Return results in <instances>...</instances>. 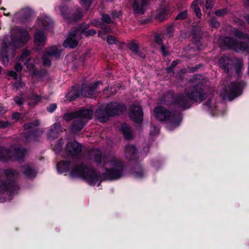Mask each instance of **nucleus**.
<instances>
[{"instance_id":"61","label":"nucleus","mask_w":249,"mask_h":249,"mask_svg":"<svg viewBox=\"0 0 249 249\" xmlns=\"http://www.w3.org/2000/svg\"><path fill=\"white\" fill-rule=\"evenodd\" d=\"M79 95L77 93H76L75 94V95L74 97H71V98L70 99V100L71 101H73L74 100L76 97H77L78 96H79Z\"/></svg>"},{"instance_id":"28","label":"nucleus","mask_w":249,"mask_h":249,"mask_svg":"<svg viewBox=\"0 0 249 249\" xmlns=\"http://www.w3.org/2000/svg\"><path fill=\"white\" fill-rule=\"evenodd\" d=\"M57 10L60 12V14L64 18L68 19L70 18V10L67 5L65 4L59 5L57 7Z\"/></svg>"},{"instance_id":"38","label":"nucleus","mask_w":249,"mask_h":249,"mask_svg":"<svg viewBox=\"0 0 249 249\" xmlns=\"http://www.w3.org/2000/svg\"><path fill=\"white\" fill-rule=\"evenodd\" d=\"M144 173L142 171L141 168H138L137 170H135L133 173V176L138 178H142L144 176Z\"/></svg>"},{"instance_id":"60","label":"nucleus","mask_w":249,"mask_h":249,"mask_svg":"<svg viewBox=\"0 0 249 249\" xmlns=\"http://www.w3.org/2000/svg\"><path fill=\"white\" fill-rule=\"evenodd\" d=\"M92 24L95 26H97V27H100V28H102V24L101 23H100V22L99 21H96V22H94L92 23Z\"/></svg>"},{"instance_id":"55","label":"nucleus","mask_w":249,"mask_h":249,"mask_svg":"<svg viewBox=\"0 0 249 249\" xmlns=\"http://www.w3.org/2000/svg\"><path fill=\"white\" fill-rule=\"evenodd\" d=\"M12 117L13 120L16 121L20 118V114L18 112H15L13 114Z\"/></svg>"},{"instance_id":"46","label":"nucleus","mask_w":249,"mask_h":249,"mask_svg":"<svg viewBox=\"0 0 249 249\" xmlns=\"http://www.w3.org/2000/svg\"><path fill=\"white\" fill-rule=\"evenodd\" d=\"M227 10L225 9L216 10L215 14L217 16H223L227 14Z\"/></svg>"},{"instance_id":"37","label":"nucleus","mask_w":249,"mask_h":249,"mask_svg":"<svg viewBox=\"0 0 249 249\" xmlns=\"http://www.w3.org/2000/svg\"><path fill=\"white\" fill-rule=\"evenodd\" d=\"M236 36L239 39H244L247 40L249 43V36L247 34H243L239 31H237L235 32Z\"/></svg>"},{"instance_id":"21","label":"nucleus","mask_w":249,"mask_h":249,"mask_svg":"<svg viewBox=\"0 0 249 249\" xmlns=\"http://www.w3.org/2000/svg\"><path fill=\"white\" fill-rule=\"evenodd\" d=\"M39 60L38 58H34L32 57L27 58L24 64L26 67L27 70L31 71L33 74H36V70L35 68L36 64H38Z\"/></svg>"},{"instance_id":"64","label":"nucleus","mask_w":249,"mask_h":249,"mask_svg":"<svg viewBox=\"0 0 249 249\" xmlns=\"http://www.w3.org/2000/svg\"><path fill=\"white\" fill-rule=\"evenodd\" d=\"M98 36H100V37H101V33L100 32H99Z\"/></svg>"},{"instance_id":"33","label":"nucleus","mask_w":249,"mask_h":249,"mask_svg":"<svg viewBox=\"0 0 249 249\" xmlns=\"http://www.w3.org/2000/svg\"><path fill=\"white\" fill-rule=\"evenodd\" d=\"M155 41L160 45V48L163 55H166L168 52L165 51V48L162 44V38L160 35H157L155 36Z\"/></svg>"},{"instance_id":"41","label":"nucleus","mask_w":249,"mask_h":249,"mask_svg":"<svg viewBox=\"0 0 249 249\" xmlns=\"http://www.w3.org/2000/svg\"><path fill=\"white\" fill-rule=\"evenodd\" d=\"M14 101L15 103L18 105H21L24 101V99L23 98L22 95H19V96H17L14 98Z\"/></svg>"},{"instance_id":"62","label":"nucleus","mask_w":249,"mask_h":249,"mask_svg":"<svg viewBox=\"0 0 249 249\" xmlns=\"http://www.w3.org/2000/svg\"><path fill=\"white\" fill-rule=\"evenodd\" d=\"M245 19L249 24V15H247L245 17Z\"/></svg>"},{"instance_id":"4","label":"nucleus","mask_w":249,"mask_h":249,"mask_svg":"<svg viewBox=\"0 0 249 249\" xmlns=\"http://www.w3.org/2000/svg\"><path fill=\"white\" fill-rule=\"evenodd\" d=\"M154 115L159 121L166 122L167 123L166 127L170 130L178 126L181 120V116L179 113H172L161 106L155 108Z\"/></svg>"},{"instance_id":"51","label":"nucleus","mask_w":249,"mask_h":249,"mask_svg":"<svg viewBox=\"0 0 249 249\" xmlns=\"http://www.w3.org/2000/svg\"><path fill=\"white\" fill-rule=\"evenodd\" d=\"M122 16L121 11H114L112 13V17L113 19L119 18Z\"/></svg>"},{"instance_id":"1","label":"nucleus","mask_w":249,"mask_h":249,"mask_svg":"<svg viewBox=\"0 0 249 249\" xmlns=\"http://www.w3.org/2000/svg\"><path fill=\"white\" fill-rule=\"evenodd\" d=\"M89 154L91 160L103 165L105 172L99 175L90 166L82 164L75 165L72 169L71 178H81L90 185L98 183L99 186L102 179H117L123 176L124 163L120 159L112 156L103 157L98 149L91 150Z\"/></svg>"},{"instance_id":"2","label":"nucleus","mask_w":249,"mask_h":249,"mask_svg":"<svg viewBox=\"0 0 249 249\" xmlns=\"http://www.w3.org/2000/svg\"><path fill=\"white\" fill-rule=\"evenodd\" d=\"M11 41L5 44L0 50V61L4 65L8 64L9 60L14 57L16 49L24 45L30 38L28 32L19 27L12 29Z\"/></svg>"},{"instance_id":"39","label":"nucleus","mask_w":249,"mask_h":249,"mask_svg":"<svg viewBox=\"0 0 249 249\" xmlns=\"http://www.w3.org/2000/svg\"><path fill=\"white\" fill-rule=\"evenodd\" d=\"M63 144V143L62 142V140L61 139L59 140L58 141L57 143H56L53 146V150L56 153L60 152L62 149Z\"/></svg>"},{"instance_id":"24","label":"nucleus","mask_w":249,"mask_h":249,"mask_svg":"<svg viewBox=\"0 0 249 249\" xmlns=\"http://www.w3.org/2000/svg\"><path fill=\"white\" fill-rule=\"evenodd\" d=\"M62 132L61 127L59 124L55 123L51 126L48 134V138L50 140L54 139L57 137L59 133Z\"/></svg>"},{"instance_id":"19","label":"nucleus","mask_w":249,"mask_h":249,"mask_svg":"<svg viewBox=\"0 0 249 249\" xmlns=\"http://www.w3.org/2000/svg\"><path fill=\"white\" fill-rule=\"evenodd\" d=\"M46 41V37L44 33L37 29L34 36V42L37 46H42L45 45Z\"/></svg>"},{"instance_id":"10","label":"nucleus","mask_w":249,"mask_h":249,"mask_svg":"<svg viewBox=\"0 0 249 249\" xmlns=\"http://www.w3.org/2000/svg\"><path fill=\"white\" fill-rule=\"evenodd\" d=\"M87 28L88 27L84 28L79 27L75 29L71 30L68 38L64 42L63 46L66 48H75L78 44V40L82 37L83 33Z\"/></svg>"},{"instance_id":"9","label":"nucleus","mask_w":249,"mask_h":249,"mask_svg":"<svg viewBox=\"0 0 249 249\" xmlns=\"http://www.w3.org/2000/svg\"><path fill=\"white\" fill-rule=\"evenodd\" d=\"M219 65L228 73L234 71L238 76L240 75V72L242 66L241 60L236 58L231 59L227 56H223L219 60Z\"/></svg>"},{"instance_id":"23","label":"nucleus","mask_w":249,"mask_h":249,"mask_svg":"<svg viewBox=\"0 0 249 249\" xmlns=\"http://www.w3.org/2000/svg\"><path fill=\"white\" fill-rule=\"evenodd\" d=\"M23 173L29 178H33L36 176V173L32 165L29 164H25L21 167Z\"/></svg>"},{"instance_id":"58","label":"nucleus","mask_w":249,"mask_h":249,"mask_svg":"<svg viewBox=\"0 0 249 249\" xmlns=\"http://www.w3.org/2000/svg\"><path fill=\"white\" fill-rule=\"evenodd\" d=\"M9 75L10 76L13 77L15 79H16L17 78V74L16 72H15L14 71H9Z\"/></svg>"},{"instance_id":"16","label":"nucleus","mask_w":249,"mask_h":249,"mask_svg":"<svg viewBox=\"0 0 249 249\" xmlns=\"http://www.w3.org/2000/svg\"><path fill=\"white\" fill-rule=\"evenodd\" d=\"M130 118L135 122L140 123L142 121L143 112L141 107L132 106L130 111Z\"/></svg>"},{"instance_id":"6","label":"nucleus","mask_w":249,"mask_h":249,"mask_svg":"<svg viewBox=\"0 0 249 249\" xmlns=\"http://www.w3.org/2000/svg\"><path fill=\"white\" fill-rule=\"evenodd\" d=\"M92 115V110L83 109L75 112L67 113L64 116V119L67 121L75 119L71 126V131L76 132L82 129L87 120L91 119Z\"/></svg>"},{"instance_id":"43","label":"nucleus","mask_w":249,"mask_h":249,"mask_svg":"<svg viewBox=\"0 0 249 249\" xmlns=\"http://www.w3.org/2000/svg\"><path fill=\"white\" fill-rule=\"evenodd\" d=\"M81 4L87 10L92 2V0H80Z\"/></svg>"},{"instance_id":"56","label":"nucleus","mask_w":249,"mask_h":249,"mask_svg":"<svg viewBox=\"0 0 249 249\" xmlns=\"http://www.w3.org/2000/svg\"><path fill=\"white\" fill-rule=\"evenodd\" d=\"M173 32V28L172 27H170L167 29V34L169 37H171L172 36V33Z\"/></svg>"},{"instance_id":"59","label":"nucleus","mask_w":249,"mask_h":249,"mask_svg":"<svg viewBox=\"0 0 249 249\" xmlns=\"http://www.w3.org/2000/svg\"><path fill=\"white\" fill-rule=\"evenodd\" d=\"M7 111V109L2 106H0V115L3 114Z\"/></svg>"},{"instance_id":"7","label":"nucleus","mask_w":249,"mask_h":249,"mask_svg":"<svg viewBox=\"0 0 249 249\" xmlns=\"http://www.w3.org/2000/svg\"><path fill=\"white\" fill-rule=\"evenodd\" d=\"M125 109L124 106L113 102L108 104L105 108L100 107L95 113L96 117L100 122H106L109 116L118 115Z\"/></svg>"},{"instance_id":"35","label":"nucleus","mask_w":249,"mask_h":249,"mask_svg":"<svg viewBox=\"0 0 249 249\" xmlns=\"http://www.w3.org/2000/svg\"><path fill=\"white\" fill-rule=\"evenodd\" d=\"M80 27H81L83 28H84L86 27H88V28H87V29H88L89 27V24L83 25L80 26ZM86 29H87V28L84 30V32L83 33V34L84 33V35L86 36H94V35H95L96 34V31L94 29H90L87 31H86Z\"/></svg>"},{"instance_id":"20","label":"nucleus","mask_w":249,"mask_h":249,"mask_svg":"<svg viewBox=\"0 0 249 249\" xmlns=\"http://www.w3.org/2000/svg\"><path fill=\"white\" fill-rule=\"evenodd\" d=\"M155 17L160 21L167 19L169 17L168 9L165 7H160L157 10Z\"/></svg>"},{"instance_id":"44","label":"nucleus","mask_w":249,"mask_h":249,"mask_svg":"<svg viewBox=\"0 0 249 249\" xmlns=\"http://www.w3.org/2000/svg\"><path fill=\"white\" fill-rule=\"evenodd\" d=\"M83 16L82 13L81 12L80 9L77 10V14L76 15L73 16L71 18L74 21L80 20Z\"/></svg>"},{"instance_id":"53","label":"nucleus","mask_w":249,"mask_h":249,"mask_svg":"<svg viewBox=\"0 0 249 249\" xmlns=\"http://www.w3.org/2000/svg\"><path fill=\"white\" fill-rule=\"evenodd\" d=\"M24 86V83H23L21 81H19L17 82H16L15 84H14V86L15 88H16L17 89H20L21 88H22V87H23Z\"/></svg>"},{"instance_id":"8","label":"nucleus","mask_w":249,"mask_h":249,"mask_svg":"<svg viewBox=\"0 0 249 249\" xmlns=\"http://www.w3.org/2000/svg\"><path fill=\"white\" fill-rule=\"evenodd\" d=\"M26 153L27 151L25 149L17 146H12L9 149L0 147V160L7 161L9 160H22Z\"/></svg>"},{"instance_id":"25","label":"nucleus","mask_w":249,"mask_h":249,"mask_svg":"<svg viewBox=\"0 0 249 249\" xmlns=\"http://www.w3.org/2000/svg\"><path fill=\"white\" fill-rule=\"evenodd\" d=\"M31 52L28 50H25L21 54L20 56L18 57V62L15 65V69L17 72H20L22 70V67L19 62L24 61L28 56H30Z\"/></svg>"},{"instance_id":"5","label":"nucleus","mask_w":249,"mask_h":249,"mask_svg":"<svg viewBox=\"0 0 249 249\" xmlns=\"http://www.w3.org/2000/svg\"><path fill=\"white\" fill-rule=\"evenodd\" d=\"M18 175V173L12 170H6L2 172L0 171V194L6 193L11 196L18 189L14 182Z\"/></svg>"},{"instance_id":"31","label":"nucleus","mask_w":249,"mask_h":249,"mask_svg":"<svg viewBox=\"0 0 249 249\" xmlns=\"http://www.w3.org/2000/svg\"><path fill=\"white\" fill-rule=\"evenodd\" d=\"M202 0H196L193 2L192 5L191 6L192 8L193 9L194 12H195L197 17L200 18L201 16V14L200 13V10L198 5H201L202 4Z\"/></svg>"},{"instance_id":"29","label":"nucleus","mask_w":249,"mask_h":249,"mask_svg":"<svg viewBox=\"0 0 249 249\" xmlns=\"http://www.w3.org/2000/svg\"><path fill=\"white\" fill-rule=\"evenodd\" d=\"M70 167V162L68 161H62L57 164V170L60 173L68 171Z\"/></svg>"},{"instance_id":"22","label":"nucleus","mask_w":249,"mask_h":249,"mask_svg":"<svg viewBox=\"0 0 249 249\" xmlns=\"http://www.w3.org/2000/svg\"><path fill=\"white\" fill-rule=\"evenodd\" d=\"M124 152L126 158L128 160H133L137 157V150L134 145L128 144L126 145Z\"/></svg>"},{"instance_id":"32","label":"nucleus","mask_w":249,"mask_h":249,"mask_svg":"<svg viewBox=\"0 0 249 249\" xmlns=\"http://www.w3.org/2000/svg\"><path fill=\"white\" fill-rule=\"evenodd\" d=\"M42 132L40 130L36 131V132L27 134L25 137V139L27 141L34 140L36 141V137L37 136H40L42 134Z\"/></svg>"},{"instance_id":"27","label":"nucleus","mask_w":249,"mask_h":249,"mask_svg":"<svg viewBox=\"0 0 249 249\" xmlns=\"http://www.w3.org/2000/svg\"><path fill=\"white\" fill-rule=\"evenodd\" d=\"M32 14V12L30 9L26 8L21 10L19 13L16 15L17 18L21 17V20L22 21H25L26 19L29 18Z\"/></svg>"},{"instance_id":"30","label":"nucleus","mask_w":249,"mask_h":249,"mask_svg":"<svg viewBox=\"0 0 249 249\" xmlns=\"http://www.w3.org/2000/svg\"><path fill=\"white\" fill-rule=\"evenodd\" d=\"M122 131L125 138L127 140L131 139L133 134L128 126L125 124H124L122 126Z\"/></svg>"},{"instance_id":"42","label":"nucleus","mask_w":249,"mask_h":249,"mask_svg":"<svg viewBox=\"0 0 249 249\" xmlns=\"http://www.w3.org/2000/svg\"><path fill=\"white\" fill-rule=\"evenodd\" d=\"M102 20L103 21L107 23H111L112 22V20L111 18L108 15L106 14L102 15Z\"/></svg>"},{"instance_id":"48","label":"nucleus","mask_w":249,"mask_h":249,"mask_svg":"<svg viewBox=\"0 0 249 249\" xmlns=\"http://www.w3.org/2000/svg\"><path fill=\"white\" fill-rule=\"evenodd\" d=\"M213 0H206L205 7L207 9H211L213 6Z\"/></svg>"},{"instance_id":"45","label":"nucleus","mask_w":249,"mask_h":249,"mask_svg":"<svg viewBox=\"0 0 249 249\" xmlns=\"http://www.w3.org/2000/svg\"><path fill=\"white\" fill-rule=\"evenodd\" d=\"M107 41L109 44H113L116 43V38L111 36H108L107 37Z\"/></svg>"},{"instance_id":"18","label":"nucleus","mask_w":249,"mask_h":249,"mask_svg":"<svg viewBox=\"0 0 249 249\" xmlns=\"http://www.w3.org/2000/svg\"><path fill=\"white\" fill-rule=\"evenodd\" d=\"M99 82L94 83L93 85L89 87H83L81 90V94L83 96L93 98L94 92L97 89Z\"/></svg>"},{"instance_id":"49","label":"nucleus","mask_w":249,"mask_h":249,"mask_svg":"<svg viewBox=\"0 0 249 249\" xmlns=\"http://www.w3.org/2000/svg\"><path fill=\"white\" fill-rule=\"evenodd\" d=\"M159 132V128L158 127H156L155 126L152 125L150 129V134L151 135H156Z\"/></svg>"},{"instance_id":"3","label":"nucleus","mask_w":249,"mask_h":249,"mask_svg":"<svg viewBox=\"0 0 249 249\" xmlns=\"http://www.w3.org/2000/svg\"><path fill=\"white\" fill-rule=\"evenodd\" d=\"M206 97L202 82L199 80H195L185 89L183 93L178 95L175 104L179 108L187 109L191 106L192 102L200 103Z\"/></svg>"},{"instance_id":"14","label":"nucleus","mask_w":249,"mask_h":249,"mask_svg":"<svg viewBox=\"0 0 249 249\" xmlns=\"http://www.w3.org/2000/svg\"><path fill=\"white\" fill-rule=\"evenodd\" d=\"M149 5V0H134L132 9L134 14L140 16L144 13Z\"/></svg>"},{"instance_id":"47","label":"nucleus","mask_w":249,"mask_h":249,"mask_svg":"<svg viewBox=\"0 0 249 249\" xmlns=\"http://www.w3.org/2000/svg\"><path fill=\"white\" fill-rule=\"evenodd\" d=\"M203 106L204 109L208 110L210 112L215 108V106H214L211 107L209 102H207V103L204 104Z\"/></svg>"},{"instance_id":"34","label":"nucleus","mask_w":249,"mask_h":249,"mask_svg":"<svg viewBox=\"0 0 249 249\" xmlns=\"http://www.w3.org/2000/svg\"><path fill=\"white\" fill-rule=\"evenodd\" d=\"M39 124L37 121L35 120L33 122L25 124L24 125V128L25 130H33L35 127Z\"/></svg>"},{"instance_id":"12","label":"nucleus","mask_w":249,"mask_h":249,"mask_svg":"<svg viewBox=\"0 0 249 249\" xmlns=\"http://www.w3.org/2000/svg\"><path fill=\"white\" fill-rule=\"evenodd\" d=\"M223 41L225 44L223 48H229L237 52L248 51V45L246 42L236 40L234 38L229 37H225Z\"/></svg>"},{"instance_id":"40","label":"nucleus","mask_w":249,"mask_h":249,"mask_svg":"<svg viewBox=\"0 0 249 249\" xmlns=\"http://www.w3.org/2000/svg\"><path fill=\"white\" fill-rule=\"evenodd\" d=\"M209 24L212 27L215 28L219 27L220 26L219 22L214 18L210 20Z\"/></svg>"},{"instance_id":"13","label":"nucleus","mask_w":249,"mask_h":249,"mask_svg":"<svg viewBox=\"0 0 249 249\" xmlns=\"http://www.w3.org/2000/svg\"><path fill=\"white\" fill-rule=\"evenodd\" d=\"M61 52L62 50L56 46L46 49L42 58L43 65L45 66H50L51 65L50 58L53 56L57 58L60 56Z\"/></svg>"},{"instance_id":"17","label":"nucleus","mask_w":249,"mask_h":249,"mask_svg":"<svg viewBox=\"0 0 249 249\" xmlns=\"http://www.w3.org/2000/svg\"><path fill=\"white\" fill-rule=\"evenodd\" d=\"M81 151V145L75 141L70 142L67 144L66 151L69 155L75 156Z\"/></svg>"},{"instance_id":"63","label":"nucleus","mask_w":249,"mask_h":249,"mask_svg":"<svg viewBox=\"0 0 249 249\" xmlns=\"http://www.w3.org/2000/svg\"><path fill=\"white\" fill-rule=\"evenodd\" d=\"M245 4L249 7V0H245Z\"/></svg>"},{"instance_id":"15","label":"nucleus","mask_w":249,"mask_h":249,"mask_svg":"<svg viewBox=\"0 0 249 249\" xmlns=\"http://www.w3.org/2000/svg\"><path fill=\"white\" fill-rule=\"evenodd\" d=\"M53 24L52 19L47 15L43 14L38 18L36 26L41 30L49 31L51 29Z\"/></svg>"},{"instance_id":"50","label":"nucleus","mask_w":249,"mask_h":249,"mask_svg":"<svg viewBox=\"0 0 249 249\" xmlns=\"http://www.w3.org/2000/svg\"><path fill=\"white\" fill-rule=\"evenodd\" d=\"M187 16V14L186 12H183L178 14L177 17L176 19H185Z\"/></svg>"},{"instance_id":"52","label":"nucleus","mask_w":249,"mask_h":249,"mask_svg":"<svg viewBox=\"0 0 249 249\" xmlns=\"http://www.w3.org/2000/svg\"><path fill=\"white\" fill-rule=\"evenodd\" d=\"M56 105L55 104H52L47 107V110L50 112H53L56 108Z\"/></svg>"},{"instance_id":"57","label":"nucleus","mask_w":249,"mask_h":249,"mask_svg":"<svg viewBox=\"0 0 249 249\" xmlns=\"http://www.w3.org/2000/svg\"><path fill=\"white\" fill-rule=\"evenodd\" d=\"M8 125H9V123L7 121L0 122V127H1V128H5V127H7Z\"/></svg>"},{"instance_id":"11","label":"nucleus","mask_w":249,"mask_h":249,"mask_svg":"<svg viewBox=\"0 0 249 249\" xmlns=\"http://www.w3.org/2000/svg\"><path fill=\"white\" fill-rule=\"evenodd\" d=\"M244 86L243 82L232 83L226 88L225 91L221 93V95L223 98L226 99L227 97L230 101H231L235 97L241 95Z\"/></svg>"},{"instance_id":"26","label":"nucleus","mask_w":249,"mask_h":249,"mask_svg":"<svg viewBox=\"0 0 249 249\" xmlns=\"http://www.w3.org/2000/svg\"><path fill=\"white\" fill-rule=\"evenodd\" d=\"M127 46L132 52H133V53L138 56L142 58L144 57V55L142 53L139 51V45L137 43L135 42H131L127 44Z\"/></svg>"},{"instance_id":"36","label":"nucleus","mask_w":249,"mask_h":249,"mask_svg":"<svg viewBox=\"0 0 249 249\" xmlns=\"http://www.w3.org/2000/svg\"><path fill=\"white\" fill-rule=\"evenodd\" d=\"M30 99L32 101V102H29L28 105H34L36 103H37L38 102H39L41 100V97L37 95L36 94H34L31 97H30Z\"/></svg>"},{"instance_id":"54","label":"nucleus","mask_w":249,"mask_h":249,"mask_svg":"<svg viewBox=\"0 0 249 249\" xmlns=\"http://www.w3.org/2000/svg\"><path fill=\"white\" fill-rule=\"evenodd\" d=\"M178 64V61H173L172 63V65L171 67H169L168 69H167V71L168 72H170L172 71V69L175 67L177 65V64Z\"/></svg>"}]
</instances>
